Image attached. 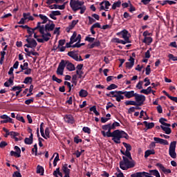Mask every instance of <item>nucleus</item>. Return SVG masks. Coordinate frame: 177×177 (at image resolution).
Masks as SVG:
<instances>
[{"instance_id":"1","label":"nucleus","mask_w":177,"mask_h":177,"mask_svg":"<svg viewBox=\"0 0 177 177\" xmlns=\"http://www.w3.org/2000/svg\"><path fill=\"white\" fill-rule=\"evenodd\" d=\"M101 133L104 138H106H106H112V140L118 145L121 143V139H128V138H129L128 133L119 129L115 130L111 133V130L109 129L106 133L104 131H101Z\"/></svg>"},{"instance_id":"2","label":"nucleus","mask_w":177,"mask_h":177,"mask_svg":"<svg viewBox=\"0 0 177 177\" xmlns=\"http://www.w3.org/2000/svg\"><path fill=\"white\" fill-rule=\"evenodd\" d=\"M66 67L68 71H74L75 70V66L74 64L70 62L68 60L62 59L57 69V75H63L64 73V68H66Z\"/></svg>"},{"instance_id":"3","label":"nucleus","mask_w":177,"mask_h":177,"mask_svg":"<svg viewBox=\"0 0 177 177\" xmlns=\"http://www.w3.org/2000/svg\"><path fill=\"white\" fill-rule=\"evenodd\" d=\"M135 167V161L131 158H129L122 156V160L120 162V168L123 171H127L129 168H133Z\"/></svg>"},{"instance_id":"4","label":"nucleus","mask_w":177,"mask_h":177,"mask_svg":"<svg viewBox=\"0 0 177 177\" xmlns=\"http://www.w3.org/2000/svg\"><path fill=\"white\" fill-rule=\"evenodd\" d=\"M55 25L53 21H51V24H46V26L41 25V22H38L37 24V28H39V30L43 28L44 34H50L49 32L53 31V30H55Z\"/></svg>"},{"instance_id":"5","label":"nucleus","mask_w":177,"mask_h":177,"mask_svg":"<svg viewBox=\"0 0 177 177\" xmlns=\"http://www.w3.org/2000/svg\"><path fill=\"white\" fill-rule=\"evenodd\" d=\"M106 96H108V97H116V102H121V100H124L122 91H111L109 93L106 94Z\"/></svg>"},{"instance_id":"6","label":"nucleus","mask_w":177,"mask_h":177,"mask_svg":"<svg viewBox=\"0 0 177 177\" xmlns=\"http://www.w3.org/2000/svg\"><path fill=\"white\" fill-rule=\"evenodd\" d=\"M39 32L41 35L42 39H37V41L38 42H40L41 44H44V42H48L49 39H50V37H52V35L50 33H44V28H40Z\"/></svg>"},{"instance_id":"7","label":"nucleus","mask_w":177,"mask_h":177,"mask_svg":"<svg viewBox=\"0 0 177 177\" xmlns=\"http://www.w3.org/2000/svg\"><path fill=\"white\" fill-rule=\"evenodd\" d=\"M82 5H84V1H80V0H71L70 1V6L73 12L80 10Z\"/></svg>"},{"instance_id":"8","label":"nucleus","mask_w":177,"mask_h":177,"mask_svg":"<svg viewBox=\"0 0 177 177\" xmlns=\"http://www.w3.org/2000/svg\"><path fill=\"white\" fill-rule=\"evenodd\" d=\"M117 35L120 37V38H123V40L126 44H131V40H129V33L128 30H123L121 32L117 33Z\"/></svg>"},{"instance_id":"9","label":"nucleus","mask_w":177,"mask_h":177,"mask_svg":"<svg viewBox=\"0 0 177 177\" xmlns=\"http://www.w3.org/2000/svg\"><path fill=\"white\" fill-rule=\"evenodd\" d=\"M176 141H173L170 143L169 147V155L171 158H176Z\"/></svg>"},{"instance_id":"10","label":"nucleus","mask_w":177,"mask_h":177,"mask_svg":"<svg viewBox=\"0 0 177 177\" xmlns=\"http://www.w3.org/2000/svg\"><path fill=\"white\" fill-rule=\"evenodd\" d=\"M134 97L136 99V103L137 104V106H142L145 100H146V97L143 95H139L136 93V95H134Z\"/></svg>"},{"instance_id":"11","label":"nucleus","mask_w":177,"mask_h":177,"mask_svg":"<svg viewBox=\"0 0 177 177\" xmlns=\"http://www.w3.org/2000/svg\"><path fill=\"white\" fill-rule=\"evenodd\" d=\"M26 42L28 44L24 45V46L26 48H37V45H38V44L37 43V41H35V39H31V38H27Z\"/></svg>"},{"instance_id":"12","label":"nucleus","mask_w":177,"mask_h":177,"mask_svg":"<svg viewBox=\"0 0 177 177\" xmlns=\"http://www.w3.org/2000/svg\"><path fill=\"white\" fill-rule=\"evenodd\" d=\"M68 56L73 59V60H75V62H82L84 60L82 59V57H81V55L78 57V53H75L74 51L68 52Z\"/></svg>"},{"instance_id":"13","label":"nucleus","mask_w":177,"mask_h":177,"mask_svg":"<svg viewBox=\"0 0 177 177\" xmlns=\"http://www.w3.org/2000/svg\"><path fill=\"white\" fill-rule=\"evenodd\" d=\"M15 151H11L10 152V156H11L12 157H17L18 158L21 157V150L20 149V148L17 146L15 147Z\"/></svg>"},{"instance_id":"14","label":"nucleus","mask_w":177,"mask_h":177,"mask_svg":"<svg viewBox=\"0 0 177 177\" xmlns=\"http://www.w3.org/2000/svg\"><path fill=\"white\" fill-rule=\"evenodd\" d=\"M122 95H124L125 97L127 99H131V97H134L136 93H135V91H122Z\"/></svg>"},{"instance_id":"15","label":"nucleus","mask_w":177,"mask_h":177,"mask_svg":"<svg viewBox=\"0 0 177 177\" xmlns=\"http://www.w3.org/2000/svg\"><path fill=\"white\" fill-rule=\"evenodd\" d=\"M135 64V59L132 57H130L129 59V62H126V67L127 68H129V70H131L133 67V65Z\"/></svg>"},{"instance_id":"16","label":"nucleus","mask_w":177,"mask_h":177,"mask_svg":"<svg viewBox=\"0 0 177 177\" xmlns=\"http://www.w3.org/2000/svg\"><path fill=\"white\" fill-rule=\"evenodd\" d=\"M100 41L95 39L91 44H88V48L93 49V48H100Z\"/></svg>"},{"instance_id":"17","label":"nucleus","mask_w":177,"mask_h":177,"mask_svg":"<svg viewBox=\"0 0 177 177\" xmlns=\"http://www.w3.org/2000/svg\"><path fill=\"white\" fill-rule=\"evenodd\" d=\"M77 24L78 20L72 21L71 24L68 26V27L66 28V32H70V31H71V30H73V28H74Z\"/></svg>"},{"instance_id":"18","label":"nucleus","mask_w":177,"mask_h":177,"mask_svg":"<svg viewBox=\"0 0 177 177\" xmlns=\"http://www.w3.org/2000/svg\"><path fill=\"white\" fill-rule=\"evenodd\" d=\"M104 3V6L103 5ZM111 3L109 1H103L100 3V10H104V9H109V6H110ZM105 6V8H104Z\"/></svg>"},{"instance_id":"19","label":"nucleus","mask_w":177,"mask_h":177,"mask_svg":"<svg viewBox=\"0 0 177 177\" xmlns=\"http://www.w3.org/2000/svg\"><path fill=\"white\" fill-rule=\"evenodd\" d=\"M156 166H158V168H160V169H161V171H163L165 174H171V169H166L165 167H164V165H162V164L158 163V164H156Z\"/></svg>"},{"instance_id":"20","label":"nucleus","mask_w":177,"mask_h":177,"mask_svg":"<svg viewBox=\"0 0 177 177\" xmlns=\"http://www.w3.org/2000/svg\"><path fill=\"white\" fill-rule=\"evenodd\" d=\"M64 119L68 124H74V117L71 115H66Z\"/></svg>"},{"instance_id":"21","label":"nucleus","mask_w":177,"mask_h":177,"mask_svg":"<svg viewBox=\"0 0 177 177\" xmlns=\"http://www.w3.org/2000/svg\"><path fill=\"white\" fill-rule=\"evenodd\" d=\"M33 135L32 133H30V138H26L24 140L25 145H32L33 141Z\"/></svg>"},{"instance_id":"22","label":"nucleus","mask_w":177,"mask_h":177,"mask_svg":"<svg viewBox=\"0 0 177 177\" xmlns=\"http://www.w3.org/2000/svg\"><path fill=\"white\" fill-rule=\"evenodd\" d=\"M71 37H74L73 40L75 41V42H81V35H77V32H74Z\"/></svg>"},{"instance_id":"23","label":"nucleus","mask_w":177,"mask_h":177,"mask_svg":"<svg viewBox=\"0 0 177 177\" xmlns=\"http://www.w3.org/2000/svg\"><path fill=\"white\" fill-rule=\"evenodd\" d=\"M154 154H156V151H154V149H148L145 153V158H147L149 156H151Z\"/></svg>"},{"instance_id":"24","label":"nucleus","mask_w":177,"mask_h":177,"mask_svg":"<svg viewBox=\"0 0 177 177\" xmlns=\"http://www.w3.org/2000/svg\"><path fill=\"white\" fill-rule=\"evenodd\" d=\"M39 17L41 19V20L43 21L42 22H41V24H45L46 23H47V21H49V19H48V17L42 14H39Z\"/></svg>"},{"instance_id":"25","label":"nucleus","mask_w":177,"mask_h":177,"mask_svg":"<svg viewBox=\"0 0 177 177\" xmlns=\"http://www.w3.org/2000/svg\"><path fill=\"white\" fill-rule=\"evenodd\" d=\"M160 128H161V129H162V131H164V132L167 135H169L172 132V131L171 130V128H169V127H167L161 125Z\"/></svg>"},{"instance_id":"26","label":"nucleus","mask_w":177,"mask_h":177,"mask_svg":"<svg viewBox=\"0 0 177 177\" xmlns=\"http://www.w3.org/2000/svg\"><path fill=\"white\" fill-rule=\"evenodd\" d=\"M50 9H59L60 10H64V6H59L57 4L51 5L49 6Z\"/></svg>"},{"instance_id":"27","label":"nucleus","mask_w":177,"mask_h":177,"mask_svg":"<svg viewBox=\"0 0 177 177\" xmlns=\"http://www.w3.org/2000/svg\"><path fill=\"white\" fill-rule=\"evenodd\" d=\"M79 96L80 97H86V96H88V91L84 89H81L79 92Z\"/></svg>"},{"instance_id":"28","label":"nucleus","mask_w":177,"mask_h":177,"mask_svg":"<svg viewBox=\"0 0 177 177\" xmlns=\"http://www.w3.org/2000/svg\"><path fill=\"white\" fill-rule=\"evenodd\" d=\"M143 124L145 125L147 129H151L152 128H154V122L148 123L147 121H144Z\"/></svg>"},{"instance_id":"29","label":"nucleus","mask_w":177,"mask_h":177,"mask_svg":"<svg viewBox=\"0 0 177 177\" xmlns=\"http://www.w3.org/2000/svg\"><path fill=\"white\" fill-rule=\"evenodd\" d=\"M142 42H144V44H147V45H150V44L153 42V38L150 37H145Z\"/></svg>"},{"instance_id":"30","label":"nucleus","mask_w":177,"mask_h":177,"mask_svg":"<svg viewBox=\"0 0 177 177\" xmlns=\"http://www.w3.org/2000/svg\"><path fill=\"white\" fill-rule=\"evenodd\" d=\"M62 171L65 175H70V169L68 167V165L66 164L62 167Z\"/></svg>"},{"instance_id":"31","label":"nucleus","mask_w":177,"mask_h":177,"mask_svg":"<svg viewBox=\"0 0 177 177\" xmlns=\"http://www.w3.org/2000/svg\"><path fill=\"white\" fill-rule=\"evenodd\" d=\"M140 93H144L145 95H149V93H151V86H149L147 89L141 90Z\"/></svg>"},{"instance_id":"32","label":"nucleus","mask_w":177,"mask_h":177,"mask_svg":"<svg viewBox=\"0 0 177 177\" xmlns=\"http://www.w3.org/2000/svg\"><path fill=\"white\" fill-rule=\"evenodd\" d=\"M21 71H19V73H23L24 70H27L28 68V64L27 62L24 63V64L20 65Z\"/></svg>"},{"instance_id":"33","label":"nucleus","mask_w":177,"mask_h":177,"mask_svg":"<svg viewBox=\"0 0 177 177\" xmlns=\"http://www.w3.org/2000/svg\"><path fill=\"white\" fill-rule=\"evenodd\" d=\"M73 39H74V36L71 37L70 42H68L66 44L65 48H71V45H73V44H74V42H75V40H73Z\"/></svg>"},{"instance_id":"34","label":"nucleus","mask_w":177,"mask_h":177,"mask_svg":"<svg viewBox=\"0 0 177 177\" xmlns=\"http://www.w3.org/2000/svg\"><path fill=\"white\" fill-rule=\"evenodd\" d=\"M124 104H126V106H138V104L136 103V102L135 101H126L124 102Z\"/></svg>"},{"instance_id":"35","label":"nucleus","mask_w":177,"mask_h":177,"mask_svg":"<svg viewBox=\"0 0 177 177\" xmlns=\"http://www.w3.org/2000/svg\"><path fill=\"white\" fill-rule=\"evenodd\" d=\"M120 6H121V1H118L112 5V9L115 10V9H117V8H120Z\"/></svg>"},{"instance_id":"36","label":"nucleus","mask_w":177,"mask_h":177,"mask_svg":"<svg viewBox=\"0 0 177 177\" xmlns=\"http://www.w3.org/2000/svg\"><path fill=\"white\" fill-rule=\"evenodd\" d=\"M5 55H6V51H1V59H0V64H3V61L5 60Z\"/></svg>"},{"instance_id":"37","label":"nucleus","mask_w":177,"mask_h":177,"mask_svg":"<svg viewBox=\"0 0 177 177\" xmlns=\"http://www.w3.org/2000/svg\"><path fill=\"white\" fill-rule=\"evenodd\" d=\"M122 145L126 148V151H131V150H132V147L131 146V145L127 142H122Z\"/></svg>"},{"instance_id":"38","label":"nucleus","mask_w":177,"mask_h":177,"mask_svg":"<svg viewBox=\"0 0 177 177\" xmlns=\"http://www.w3.org/2000/svg\"><path fill=\"white\" fill-rule=\"evenodd\" d=\"M38 30L39 31V28H37V26L34 28H28L27 29L28 33V34H34L35 30Z\"/></svg>"},{"instance_id":"39","label":"nucleus","mask_w":177,"mask_h":177,"mask_svg":"<svg viewBox=\"0 0 177 177\" xmlns=\"http://www.w3.org/2000/svg\"><path fill=\"white\" fill-rule=\"evenodd\" d=\"M55 154H56L57 156H55V159H54V160H53V165H54V167H56V165H57V161H59V160H60V159L59 158V153H54V156H55Z\"/></svg>"},{"instance_id":"40","label":"nucleus","mask_w":177,"mask_h":177,"mask_svg":"<svg viewBox=\"0 0 177 177\" xmlns=\"http://www.w3.org/2000/svg\"><path fill=\"white\" fill-rule=\"evenodd\" d=\"M44 122H41L40 124V133L42 136V138H44V139H46V136H45V133L44 132Z\"/></svg>"},{"instance_id":"41","label":"nucleus","mask_w":177,"mask_h":177,"mask_svg":"<svg viewBox=\"0 0 177 177\" xmlns=\"http://www.w3.org/2000/svg\"><path fill=\"white\" fill-rule=\"evenodd\" d=\"M37 173L41 174V176H44V167H42V166L38 165L37 168Z\"/></svg>"},{"instance_id":"42","label":"nucleus","mask_w":177,"mask_h":177,"mask_svg":"<svg viewBox=\"0 0 177 177\" xmlns=\"http://www.w3.org/2000/svg\"><path fill=\"white\" fill-rule=\"evenodd\" d=\"M117 88H118V86L115 84H111L106 88V89L107 91H112V89H117Z\"/></svg>"},{"instance_id":"43","label":"nucleus","mask_w":177,"mask_h":177,"mask_svg":"<svg viewBox=\"0 0 177 177\" xmlns=\"http://www.w3.org/2000/svg\"><path fill=\"white\" fill-rule=\"evenodd\" d=\"M102 129L104 130V131H109L111 130V124H106V125H103L102 127Z\"/></svg>"},{"instance_id":"44","label":"nucleus","mask_w":177,"mask_h":177,"mask_svg":"<svg viewBox=\"0 0 177 177\" xmlns=\"http://www.w3.org/2000/svg\"><path fill=\"white\" fill-rule=\"evenodd\" d=\"M53 81H55V82H57V84H62V80L61 79L57 78L56 75H53L52 77Z\"/></svg>"},{"instance_id":"45","label":"nucleus","mask_w":177,"mask_h":177,"mask_svg":"<svg viewBox=\"0 0 177 177\" xmlns=\"http://www.w3.org/2000/svg\"><path fill=\"white\" fill-rule=\"evenodd\" d=\"M64 85H66L68 88V92H71V88H73V86H74V85H71V83H70L69 82H64Z\"/></svg>"},{"instance_id":"46","label":"nucleus","mask_w":177,"mask_h":177,"mask_svg":"<svg viewBox=\"0 0 177 177\" xmlns=\"http://www.w3.org/2000/svg\"><path fill=\"white\" fill-rule=\"evenodd\" d=\"M114 42H116V44H122V45H125L127 44L124 40H121L118 38H115Z\"/></svg>"},{"instance_id":"47","label":"nucleus","mask_w":177,"mask_h":177,"mask_svg":"<svg viewBox=\"0 0 177 177\" xmlns=\"http://www.w3.org/2000/svg\"><path fill=\"white\" fill-rule=\"evenodd\" d=\"M85 41H87L88 42L92 43V42H95V37H91L89 36H87L85 38Z\"/></svg>"},{"instance_id":"48","label":"nucleus","mask_w":177,"mask_h":177,"mask_svg":"<svg viewBox=\"0 0 177 177\" xmlns=\"http://www.w3.org/2000/svg\"><path fill=\"white\" fill-rule=\"evenodd\" d=\"M124 157H127L129 160H132V156H131V152L129 151H125Z\"/></svg>"},{"instance_id":"49","label":"nucleus","mask_w":177,"mask_h":177,"mask_svg":"<svg viewBox=\"0 0 177 177\" xmlns=\"http://www.w3.org/2000/svg\"><path fill=\"white\" fill-rule=\"evenodd\" d=\"M29 82H32V77H27L24 79V84H28Z\"/></svg>"},{"instance_id":"50","label":"nucleus","mask_w":177,"mask_h":177,"mask_svg":"<svg viewBox=\"0 0 177 177\" xmlns=\"http://www.w3.org/2000/svg\"><path fill=\"white\" fill-rule=\"evenodd\" d=\"M19 133L16 132V131H10V136H11V138H15L17 136H19Z\"/></svg>"},{"instance_id":"51","label":"nucleus","mask_w":177,"mask_h":177,"mask_svg":"<svg viewBox=\"0 0 177 177\" xmlns=\"http://www.w3.org/2000/svg\"><path fill=\"white\" fill-rule=\"evenodd\" d=\"M116 127H120V123L118 122H114L112 124H111V129H115Z\"/></svg>"},{"instance_id":"52","label":"nucleus","mask_w":177,"mask_h":177,"mask_svg":"<svg viewBox=\"0 0 177 177\" xmlns=\"http://www.w3.org/2000/svg\"><path fill=\"white\" fill-rule=\"evenodd\" d=\"M16 119L18 121H21V122H24V123L26 122V120H24V118H23V116H21L19 115H17Z\"/></svg>"},{"instance_id":"53","label":"nucleus","mask_w":177,"mask_h":177,"mask_svg":"<svg viewBox=\"0 0 177 177\" xmlns=\"http://www.w3.org/2000/svg\"><path fill=\"white\" fill-rule=\"evenodd\" d=\"M21 86H15L11 88V91L16 92V91H21Z\"/></svg>"},{"instance_id":"54","label":"nucleus","mask_w":177,"mask_h":177,"mask_svg":"<svg viewBox=\"0 0 177 177\" xmlns=\"http://www.w3.org/2000/svg\"><path fill=\"white\" fill-rule=\"evenodd\" d=\"M77 75H79L78 78L81 80V78H84L82 75H84V72L82 71H76Z\"/></svg>"},{"instance_id":"55","label":"nucleus","mask_w":177,"mask_h":177,"mask_svg":"<svg viewBox=\"0 0 177 177\" xmlns=\"http://www.w3.org/2000/svg\"><path fill=\"white\" fill-rule=\"evenodd\" d=\"M160 145H165L166 146H168V145H169V142H168V140L161 138Z\"/></svg>"},{"instance_id":"56","label":"nucleus","mask_w":177,"mask_h":177,"mask_svg":"<svg viewBox=\"0 0 177 177\" xmlns=\"http://www.w3.org/2000/svg\"><path fill=\"white\" fill-rule=\"evenodd\" d=\"M15 80V75H11L10 78L8 79V81H7L10 85H13V81Z\"/></svg>"},{"instance_id":"57","label":"nucleus","mask_w":177,"mask_h":177,"mask_svg":"<svg viewBox=\"0 0 177 177\" xmlns=\"http://www.w3.org/2000/svg\"><path fill=\"white\" fill-rule=\"evenodd\" d=\"M143 82L142 81H140L137 85H136V88L137 89H142L143 88Z\"/></svg>"},{"instance_id":"58","label":"nucleus","mask_w":177,"mask_h":177,"mask_svg":"<svg viewBox=\"0 0 177 177\" xmlns=\"http://www.w3.org/2000/svg\"><path fill=\"white\" fill-rule=\"evenodd\" d=\"M50 131L49 130V127H46L45 129V135L46 138H50Z\"/></svg>"},{"instance_id":"59","label":"nucleus","mask_w":177,"mask_h":177,"mask_svg":"<svg viewBox=\"0 0 177 177\" xmlns=\"http://www.w3.org/2000/svg\"><path fill=\"white\" fill-rule=\"evenodd\" d=\"M113 177H124V174L120 171L118 173H115V176H113Z\"/></svg>"},{"instance_id":"60","label":"nucleus","mask_w":177,"mask_h":177,"mask_svg":"<svg viewBox=\"0 0 177 177\" xmlns=\"http://www.w3.org/2000/svg\"><path fill=\"white\" fill-rule=\"evenodd\" d=\"M168 57L169 59H171V60H173V62H177V57L174 56V55L172 54H169L168 55Z\"/></svg>"},{"instance_id":"61","label":"nucleus","mask_w":177,"mask_h":177,"mask_svg":"<svg viewBox=\"0 0 177 177\" xmlns=\"http://www.w3.org/2000/svg\"><path fill=\"white\" fill-rule=\"evenodd\" d=\"M31 71H32L31 68H27L26 69L24 70V73L26 75H30V74H31Z\"/></svg>"},{"instance_id":"62","label":"nucleus","mask_w":177,"mask_h":177,"mask_svg":"<svg viewBox=\"0 0 177 177\" xmlns=\"http://www.w3.org/2000/svg\"><path fill=\"white\" fill-rule=\"evenodd\" d=\"M12 177H21V174H20V171H15L12 174Z\"/></svg>"},{"instance_id":"63","label":"nucleus","mask_w":177,"mask_h":177,"mask_svg":"<svg viewBox=\"0 0 177 177\" xmlns=\"http://www.w3.org/2000/svg\"><path fill=\"white\" fill-rule=\"evenodd\" d=\"M77 76L76 75H75L72 77V83L74 84V85H77Z\"/></svg>"},{"instance_id":"64","label":"nucleus","mask_w":177,"mask_h":177,"mask_svg":"<svg viewBox=\"0 0 177 177\" xmlns=\"http://www.w3.org/2000/svg\"><path fill=\"white\" fill-rule=\"evenodd\" d=\"M83 131L85 132V133H91V129L88 127H83Z\"/></svg>"}]
</instances>
